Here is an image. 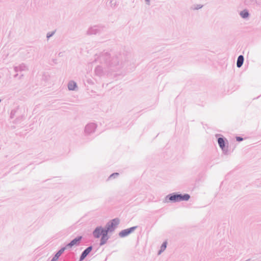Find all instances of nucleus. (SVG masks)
<instances>
[{
  "instance_id": "1",
  "label": "nucleus",
  "mask_w": 261,
  "mask_h": 261,
  "mask_svg": "<svg viewBox=\"0 0 261 261\" xmlns=\"http://www.w3.org/2000/svg\"><path fill=\"white\" fill-rule=\"evenodd\" d=\"M107 229H104L101 227H97L93 231V235L94 237L99 238L104 233L103 231H106Z\"/></svg>"
},
{
  "instance_id": "2",
  "label": "nucleus",
  "mask_w": 261,
  "mask_h": 261,
  "mask_svg": "<svg viewBox=\"0 0 261 261\" xmlns=\"http://www.w3.org/2000/svg\"><path fill=\"white\" fill-rule=\"evenodd\" d=\"M110 230V227H109L107 228V229L106 231H103L104 233H103V234L102 235V237L101 239V242H100V245H102L106 243L107 240L108 239V231Z\"/></svg>"
},
{
  "instance_id": "3",
  "label": "nucleus",
  "mask_w": 261,
  "mask_h": 261,
  "mask_svg": "<svg viewBox=\"0 0 261 261\" xmlns=\"http://www.w3.org/2000/svg\"><path fill=\"white\" fill-rule=\"evenodd\" d=\"M176 195L177 197H178V201H187L190 198V195L187 194H184L183 195L181 194H177Z\"/></svg>"
},
{
  "instance_id": "4",
  "label": "nucleus",
  "mask_w": 261,
  "mask_h": 261,
  "mask_svg": "<svg viewBox=\"0 0 261 261\" xmlns=\"http://www.w3.org/2000/svg\"><path fill=\"white\" fill-rule=\"evenodd\" d=\"M82 238V237H79L74 239L70 243H69L67 245V246L69 247H71L73 246L78 244L80 243V241L81 240Z\"/></svg>"
},
{
  "instance_id": "5",
  "label": "nucleus",
  "mask_w": 261,
  "mask_h": 261,
  "mask_svg": "<svg viewBox=\"0 0 261 261\" xmlns=\"http://www.w3.org/2000/svg\"><path fill=\"white\" fill-rule=\"evenodd\" d=\"M92 247H88L82 254L81 256V257H80V260H83L86 256L92 250Z\"/></svg>"
},
{
  "instance_id": "6",
  "label": "nucleus",
  "mask_w": 261,
  "mask_h": 261,
  "mask_svg": "<svg viewBox=\"0 0 261 261\" xmlns=\"http://www.w3.org/2000/svg\"><path fill=\"white\" fill-rule=\"evenodd\" d=\"M134 229V227H132L129 229L124 230L120 232L119 235L121 237H125L129 234Z\"/></svg>"
},
{
  "instance_id": "7",
  "label": "nucleus",
  "mask_w": 261,
  "mask_h": 261,
  "mask_svg": "<svg viewBox=\"0 0 261 261\" xmlns=\"http://www.w3.org/2000/svg\"><path fill=\"white\" fill-rule=\"evenodd\" d=\"M119 223V220L118 219H114L111 222V224L108 226V227H110V230L114 227L117 226Z\"/></svg>"
},
{
  "instance_id": "8",
  "label": "nucleus",
  "mask_w": 261,
  "mask_h": 261,
  "mask_svg": "<svg viewBox=\"0 0 261 261\" xmlns=\"http://www.w3.org/2000/svg\"><path fill=\"white\" fill-rule=\"evenodd\" d=\"M65 249V248H62L61 250H60L56 254L55 256L52 259L51 261H55V260H57L59 258V256L63 253V252L64 251Z\"/></svg>"
},
{
  "instance_id": "9",
  "label": "nucleus",
  "mask_w": 261,
  "mask_h": 261,
  "mask_svg": "<svg viewBox=\"0 0 261 261\" xmlns=\"http://www.w3.org/2000/svg\"><path fill=\"white\" fill-rule=\"evenodd\" d=\"M244 62V57L242 55H240L239 56L237 60V66L238 67H241L243 65Z\"/></svg>"
},
{
  "instance_id": "10",
  "label": "nucleus",
  "mask_w": 261,
  "mask_h": 261,
  "mask_svg": "<svg viewBox=\"0 0 261 261\" xmlns=\"http://www.w3.org/2000/svg\"><path fill=\"white\" fill-rule=\"evenodd\" d=\"M218 142L220 148L223 150L225 148V141L223 138H219L218 140Z\"/></svg>"
},
{
  "instance_id": "11",
  "label": "nucleus",
  "mask_w": 261,
  "mask_h": 261,
  "mask_svg": "<svg viewBox=\"0 0 261 261\" xmlns=\"http://www.w3.org/2000/svg\"><path fill=\"white\" fill-rule=\"evenodd\" d=\"M76 87V83L74 82H71L68 84V88L70 90H73Z\"/></svg>"
},
{
  "instance_id": "12",
  "label": "nucleus",
  "mask_w": 261,
  "mask_h": 261,
  "mask_svg": "<svg viewBox=\"0 0 261 261\" xmlns=\"http://www.w3.org/2000/svg\"><path fill=\"white\" fill-rule=\"evenodd\" d=\"M166 247H167V242H164V243L162 244V245L161 246V249H160V251H159V254H161L162 252H163V251H164V250L166 249Z\"/></svg>"
},
{
  "instance_id": "13",
  "label": "nucleus",
  "mask_w": 261,
  "mask_h": 261,
  "mask_svg": "<svg viewBox=\"0 0 261 261\" xmlns=\"http://www.w3.org/2000/svg\"><path fill=\"white\" fill-rule=\"evenodd\" d=\"M240 14L243 18H246L249 15L248 12L246 10L242 11Z\"/></svg>"
},
{
  "instance_id": "14",
  "label": "nucleus",
  "mask_w": 261,
  "mask_h": 261,
  "mask_svg": "<svg viewBox=\"0 0 261 261\" xmlns=\"http://www.w3.org/2000/svg\"><path fill=\"white\" fill-rule=\"evenodd\" d=\"M177 197L176 195H171L170 196L169 199L171 201H178Z\"/></svg>"
},
{
  "instance_id": "15",
  "label": "nucleus",
  "mask_w": 261,
  "mask_h": 261,
  "mask_svg": "<svg viewBox=\"0 0 261 261\" xmlns=\"http://www.w3.org/2000/svg\"><path fill=\"white\" fill-rule=\"evenodd\" d=\"M118 175V173H114L113 174H112L111 176H110V178L112 177H114V176H117Z\"/></svg>"
},
{
  "instance_id": "16",
  "label": "nucleus",
  "mask_w": 261,
  "mask_h": 261,
  "mask_svg": "<svg viewBox=\"0 0 261 261\" xmlns=\"http://www.w3.org/2000/svg\"><path fill=\"white\" fill-rule=\"evenodd\" d=\"M236 139L238 141H242L243 140V138H241L240 137H237L236 138Z\"/></svg>"
}]
</instances>
